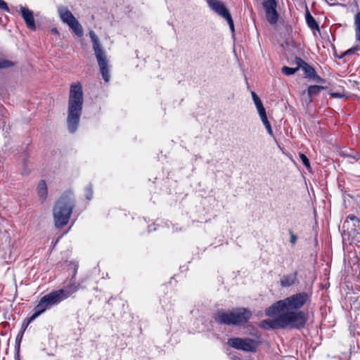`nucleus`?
Here are the masks:
<instances>
[{
    "label": "nucleus",
    "mask_w": 360,
    "mask_h": 360,
    "mask_svg": "<svg viewBox=\"0 0 360 360\" xmlns=\"http://www.w3.org/2000/svg\"><path fill=\"white\" fill-rule=\"evenodd\" d=\"M83 91L80 83H73L70 86L68 99V129L74 133L78 127L83 105Z\"/></svg>",
    "instance_id": "1"
},
{
    "label": "nucleus",
    "mask_w": 360,
    "mask_h": 360,
    "mask_svg": "<svg viewBox=\"0 0 360 360\" xmlns=\"http://www.w3.org/2000/svg\"><path fill=\"white\" fill-rule=\"evenodd\" d=\"M306 292L297 293L279 300L266 310V315H295L293 311L301 308L308 300ZM296 315H303L301 312Z\"/></svg>",
    "instance_id": "2"
},
{
    "label": "nucleus",
    "mask_w": 360,
    "mask_h": 360,
    "mask_svg": "<svg viewBox=\"0 0 360 360\" xmlns=\"http://www.w3.org/2000/svg\"><path fill=\"white\" fill-rule=\"evenodd\" d=\"M307 321V316H272L261 321L259 326L266 330L300 328Z\"/></svg>",
    "instance_id": "3"
},
{
    "label": "nucleus",
    "mask_w": 360,
    "mask_h": 360,
    "mask_svg": "<svg viewBox=\"0 0 360 360\" xmlns=\"http://www.w3.org/2000/svg\"><path fill=\"white\" fill-rule=\"evenodd\" d=\"M76 290L75 287H68L64 289L53 291L44 295L35 307L36 311L33 315H40L46 309L50 308L69 297L74 292L76 291Z\"/></svg>",
    "instance_id": "4"
},
{
    "label": "nucleus",
    "mask_w": 360,
    "mask_h": 360,
    "mask_svg": "<svg viewBox=\"0 0 360 360\" xmlns=\"http://www.w3.org/2000/svg\"><path fill=\"white\" fill-rule=\"evenodd\" d=\"M74 203L68 195H62L53 207V218L57 228H61L68 223Z\"/></svg>",
    "instance_id": "5"
},
{
    "label": "nucleus",
    "mask_w": 360,
    "mask_h": 360,
    "mask_svg": "<svg viewBox=\"0 0 360 360\" xmlns=\"http://www.w3.org/2000/svg\"><path fill=\"white\" fill-rule=\"evenodd\" d=\"M89 36L93 44V49L94 51L103 79L105 82H108L110 79V73L106 54L101 48L99 39L95 32L94 31H90Z\"/></svg>",
    "instance_id": "6"
},
{
    "label": "nucleus",
    "mask_w": 360,
    "mask_h": 360,
    "mask_svg": "<svg viewBox=\"0 0 360 360\" xmlns=\"http://www.w3.org/2000/svg\"><path fill=\"white\" fill-rule=\"evenodd\" d=\"M58 13L62 21L68 24L76 35L79 37L83 35V29L82 25L66 7L61 6L58 8Z\"/></svg>",
    "instance_id": "7"
},
{
    "label": "nucleus",
    "mask_w": 360,
    "mask_h": 360,
    "mask_svg": "<svg viewBox=\"0 0 360 360\" xmlns=\"http://www.w3.org/2000/svg\"><path fill=\"white\" fill-rule=\"evenodd\" d=\"M228 345L236 349L244 352H255L258 343L250 338H231L228 340Z\"/></svg>",
    "instance_id": "8"
},
{
    "label": "nucleus",
    "mask_w": 360,
    "mask_h": 360,
    "mask_svg": "<svg viewBox=\"0 0 360 360\" xmlns=\"http://www.w3.org/2000/svg\"><path fill=\"white\" fill-rule=\"evenodd\" d=\"M248 321V316H217L218 323L233 326H244Z\"/></svg>",
    "instance_id": "9"
},
{
    "label": "nucleus",
    "mask_w": 360,
    "mask_h": 360,
    "mask_svg": "<svg viewBox=\"0 0 360 360\" xmlns=\"http://www.w3.org/2000/svg\"><path fill=\"white\" fill-rule=\"evenodd\" d=\"M207 2L212 9L224 18H226L229 15H231L228 9L221 1L218 0H208Z\"/></svg>",
    "instance_id": "10"
},
{
    "label": "nucleus",
    "mask_w": 360,
    "mask_h": 360,
    "mask_svg": "<svg viewBox=\"0 0 360 360\" xmlns=\"http://www.w3.org/2000/svg\"><path fill=\"white\" fill-rule=\"evenodd\" d=\"M20 13L27 27L32 30H34L36 26L32 11L27 8L20 7Z\"/></svg>",
    "instance_id": "11"
},
{
    "label": "nucleus",
    "mask_w": 360,
    "mask_h": 360,
    "mask_svg": "<svg viewBox=\"0 0 360 360\" xmlns=\"http://www.w3.org/2000/svg\"><path fill=\"white\" fill-rule=\"evenodd\" d=\"M344 226L348 229L351 227L352 230L359 233L360 232V220L356 216L350 214L347 217Z\"/></svg>",
    "instance_id": "12"
},
{
    "label": "nucleus",
    "mask_w": 360,
    "mask_h": 360,
    "mask_svg": "<svg viewBox=\"0 0 360 360\" xmlns=\"http://www.w3.org/2000/svg\"><path fill=\"white\" fill-rule=\"evenodd\" d=\"M297 278V273L292 275H285L281 278V285L284 288L290 287L295 284Z\"/></svg>",
    "instance_id": "13"
},
{
    "label": "nucleus",
    "mask_w": 360,
    "mask_h": 360,
    "mask_svg": "<svg viewBox=\"0 0 360 360\" xmlns=\"http://www.w3.org/2000/svg\"><path fill=\"white\" fill-rule=\"evenodd\" d=\"M37 193L41 200H44L47 196V186L45 181L41 180L37 186Z\"/></svg>",
    "instance_id": "14"
},
{
    "label": "nucleus",
    "mask_w": 360,
    "mask_h": 360,
    "mask_svg": "<svg viewBox=\"0 0 360 360\" xmlns=\"http://www.w3.org/2000/svg\"><path fill=\"white\" fill-rule=\"evenodd\" d=\"M325 89H326V87L322 86H318V85L309 86L307 89V94L309 97V101L310 102L311 101V98L313 96L318 95L321 90Z\"/></svg>",
    "instance_id": "15"
},
{
    "label": "nucleus",
    "mask_w": 360,
    "mask_h": 360,
    "mask_svg": "<svg viewBox=\"0 0 360 360\" xmlns=\"http://www.w3.org/2000/svg\"><path fill=\"white\" fill-rule=\"evenodd\" d=\"M306 20L308 26L312 30H319V27L318 23L314 17L309 13V11L307 12L306 14Z\"/></svg>",
    "instance_id": "16"
},
{
    "label": "nucleus",
    "mask_w": 360,
    "mask_h": 360,
    "mask_svg": "<svg viewBox=\"0 0 360 360\" xmlns=\"http://www.w3.org/2000/svg\"><path fill=\"white\" fill-rule=\"evenodd\" d=\"M278 16L276 9L266 13V20L271 25H275L278 22Z\"/></svg>",
    "instance_id": "17"
},
{
    "label": "nucleus",
    "mask_w": 360,
    "mask_h": 360,
    "mask_svg": "<svg viewBox=\"0 0 360 360\" xmlns=\"http://www.w3.org/2000/svg\"><path fill=\"white\" fill-rule=\"evenodd\" d=\"M354 25L356 39L360 42V11L354 16Z\"/></svg>",
    "instance_id": "18"
},
{
    "label": "nucleus",
    "mask_w": 360,
    "mask_h": 360,
    "mask_svg": "<svg viewBox=\"0 0 360 360\" xmlns=\"http://www.w3.org/2000/svg\"><path fill=\"white\" fill-rule=\"evenodd\" d=\"M250 311H249L245 308H237L234 310H233L230 314H226L225 312H223L221 314H219L218 315H249L250 314Z\"/></svg>",
    "instance_id": "19"
},
{
    "label": "nucleus",
    "mask_w": 360,
    "mask_h": 360,
    "mask_svg": "<svg viewBox=\"0 0 360 360\" xmlns=\"http://www.w3.org/2000/svg\"><path fill=\"white\" fill-rule=\"evenodd\" d=\"M302 70L304 71L305 76L309 79L314 76V73L316 72L315 70L308 64L303 67Z\"/></svg>",
    "instance_id": "20"
},
{
    "label": "nucleus",
    "mask_w": 360,
    "mask_h": 360,
    "mask_svg": "<svg viewBox=\"0 0 360 360\" xmlns=\"http://www.w3.org/2000/svg\"><path fill=\"white\" fill-rule=\"evenodd\" d=\"M298 70V68H292L287 66H284L282 68V72L286 75H291L295 74Z\"/></svg>",
    "instance_id": "21"
},
{
    "label": "nucleus",
    "mask_w": 360,
    "mask_h": 360,
    "mask_svg": "<svg viewBox=\"0 0 360 360\" xmlns=\"http://www.w3.org/2000/svg\"><path fill=\"white\" fill-rule=\"evenodd\" d=\"M262 6L264 8L276 7L277 2L276 0H263Z\"/></svg>",
    "instance_id": "22"
},
{
    "label": "nucleus",
    "mask_w": 360,
    "mask_h": 360,
    "mask_svg": "<svg viewBox=\"0 0 360 360\" xmlns=\"http://www.w3.org/2000/svg\"><path fill=\"white\" fill-rule=\"evenodd\" d=\"M37 316H30L29 319H26L24 320L22 324V331L21 333H24L27 328L28 327L29 324L36 318Z\"/></svg>",
    "instance_id": "23"
},
{
    "label": "nucleus",
    "mask_w": 360,
    "mask_h": 360,
    "mask_svg": "<svg viewBox=\"0 0 360 360\" xmlns=\"http://www.w3.org/2000/svg\"><path fill=\"white\" fill-rule=\"evenodd\" d=\"M251 95H252L253 101H254L256 107H258V106H260V105H263L262 102L261 101V100L259 98V96L256 94V93H255L254 91H252Z\"/></svg>",
    "instance_id": "24"
},
{
    "label": "nucleus",
    "mask_w": 360,
    "mask_h": 360,
    "mask_svg": "<svg viewBox=\"0 0 360 360\" xmlns=\"http://www.w3.org/2000/svg\"><path fill=\"white\" fill-rule=\"evenodd\" d=\"M300 159H301V160H302V163L304 164V165L307 168L309 169V168H310V163H309V159L307 158V157L304 154H303V153H300Z\"/></svg>",
    "instance_id": "25"
},
{
    "label": "nucleus",
    "mask_w": 360,
    "mask_h": 360,
    "mask_svg": "<svg viewBox=\"0 0 360 360\" xmlns=\"http://www.w3.org/2000/svg\"><path fill=\"white\" fill-rule=\"evenodd\" d=\"M13 63L9 60H0V69L11 67Z\"/></svg>",
    "instance_id": "26"
},
{
    "label": "nucleus",
    "mask_w": 360,
    "mask_h": 360,
    "mask_svg": "<svg viewBox=\"0 0 360 360\" xmlns=\"http://www.w3.org/2000/svg\"><path fill=\"white\" fill-rule=\"evenodd\" d=\"M22 335H23V333H20L17 335V337H16V339H15V347L18 349V350L20 349V342L22 341Z\"/></svg>",
    "instance_id": "27"
},
{
    "label": "nucleus",
    "mask_w": 360,
    "mask_h": 360,
    "mask_svg": "<svg viewBox=\"0 0 360 360\" xmlns=\"http://www.w3.org/2000/svg\"><path fill=\"white\" fill-rule=\"evenodd\" d=\"M295 62H296V64L297 65V67L298 68V70L300 68H303V67L307 65V63L304 61L302 59H301L300 58H296L295 59Z\"/></svg>",
    "instance_id": "28"
},
{
    "label": "nucleus",
    "mask_w": 360,
    "mask_h": 360,
    "mask_svg": "<svg viewBox=\"0 0 360 360\" xmlns=\"http://www.w3.org/2000/svg\"><path fill=\"white\" fill-rule=\"evenodd\" d=\"M227 20V22L230 27V29L232 32H234V25H233V20L232 19V17L231 15H229L228 17L225 18Z\"/></svg>",
    "instance_id": "29"
},
{
    "label": "nucleus",
    "mask_w": 360,
    "mask_h": 360,
    "mask_svg": "<svg viewBox=\"0 0 360 360\" xmlns=\"http://www.w3.org/2000/svg\"><path fill=\"white\" fill-rule=\"evenodd\" d=\"M264 125L265 126L268 133L270 134V135H273V131H272V129H271V124L269 122V120L263 122Z\"/></svg>",
    "instance_id": "30"
},
{
    "label": "nucleus",
    "mask_w": 360,
    "mask_h": 360,
    "mask_svg": "<svg viewBox=\"0 0 360 360\" xmlns=\"http://www.w3.org/2000/svg\"><path fill=\"white\" fill-rule=\"evenodd\" d=\"M264 125L265 126L268 133L270 134V135H273V131H272V129H271V124L269 122V120L263 122Z\"/></svg>",
    "instance_id": "31"
},
{
    "label": "nucleus",
    "mask_w": 360,
    "mask_h": 360,
    "mask_svg": "<svg viewBox=\"0 0 360 360\" xmlns=\"http://www.w3.org/2000/svg\"><path fill=\"white\" fill-rule=\"evenodd\" d=\"M264 125L265 126L268 133L270 134V135H273V131H272V129H271V124L269 122V120L263 122Z\"/></svg>",
    "instance_id": "32"
},
{
    "label": "nucleus",
    "mask_w": 360,
    "mask_h": 360,
    "mask_svg": "<svg viewBox=\"0 0 360 360\" xmlns=\"http://www.w3.org/2000/svg\"><path fill=\"white\" fill-rule=\"evenodd\" d=\"M0 9L8 11V7L4 0H0Z\"/></svg>",
    "instance_id": "33"
},
{
    "label": "nucleus",
    "mask_w": 360,
    "mask_h": 360,
    "mask_svg": "<svg viewBox=\"0 0 360 360\" xmlns=\"http://www.w3.org/2000/svg\"><path fill=\"white\" fill-rule=\"evenodd\" d=\"M257 109L259 116L262 115L266 114V110L263 105L257 107Z\"/></svg>",
    "instance_id": "34"
},
{
    "label": "nucleus",
    "mask_w": 360,
    "mask_h": 360,
    "mask_svg": "<svg viewBox=\"0 0 360 360\" xmlns=\"http://www.w3.org/2000/svg\"><path fill=\"white\" fill-rule=\"evenodd\" d=\"M311 79L316 82H322L323 81V79L321 77H319L316 72L314 73V76H313Z\"/></svg>",
    "instance_id": "35"
},
{
    "label": "nucleus",
    "mask_w": 360,
    "mask_h": 360,
    "mask_svg": "<svg viewBox=\"0 0 360 360\" xmlns=\"http://www.w3.org/2000/svg\"><path fill=\"white\" fill-rule=\"evenodd\" d=\"M290 243L292 244H295L297 240V236L292 233V231H290Z\"/></svg>",
    "instance_id": "36"
},
{
    "label": "nucleus",
    "mask_w": 360,
    "mask_h": 360,
    "mask_svg": "<svg viewBox=\"0 0 360 360\" xmlns=\"http://www.w3.org/2000/svg\"><path fill=\"white\" fill-rule=\"evenodd\" d=\"M360 49V47L356 46H354L350 49H349L346 53H353L354 51H357V50H359Z\"/></svg>",
    "instance_id": "37"
},
{
    "label": "nucleus",
    "mask_w": 360,
    "mask_h": 360,
    "mask_svg": "<svg viewBox=\"0 0 360 360\" xmlns=\"http://www.w3.org/2000/svg\"><path fill=\"white\" fill-rule=\"evenodd\" d=\"M330 95L332 97H334V98H342L344 96L343 95L338 94V93H331Z\"/></svg>",
    "instance_id": "38"
},
{
    "label": "nucleus",
    "mask_w": 360,
    "mask_h": 360,
    "mask_svg": "<svg viewBox=\"0 0 360 360\" xmlns=\"http://www.w3.org/2000/svg\"><path fill=\"white\" fill-rule=\"evenodd\" d=\"M262 122H264L268 120L266 114H264L259 116Z\"/></svg>",
    "instance_id": "39"
},
{
    "label": "nucleus",
    "mask_w": 360,
    "mask_h": 360,
    "mask_svg": "<svg viewBox=\"0 0 360 360\" xmlns=\"http://www.w3.org/2000/svg\"><path fill=\"white\" fill-rule=\"evenodd\" d=\"M265 10V13H267L269 11H274L276 9V7H271V8H264Z\"/></svg>",
    "instance_id": "40"
},
{
    "label": "nucleus",
    "mask_w": 360,
    "mask_h": 360,
    "mask_svg": "<svg viewBox=\"0 0 360 360\" xmlns=\"http://www.w3.org/2000/svg\"><path fill=\"white\" fill-rule=\"evenodd\" d=\"M354 159H356V162H358L359 164L360 165V158H356L355 157H354Z\"/></svg>",
    "instance_id": "41"
},
{
    "label": "nucleus",
    "mask_w": 360,
    "mask_h": 360,
    "mask_svg": "<svg viewBox=\"0 0 360 360\" xmlns=\"http://www.w3.org/2000/svg\"><path fill=\"white\" fill-rule=\"evenodd\" d=\"M52 32H56V33L57 32V31H56V29H53V30H52Z\"/></svg>",
    "instance_id": "42"
}]
</instances>
